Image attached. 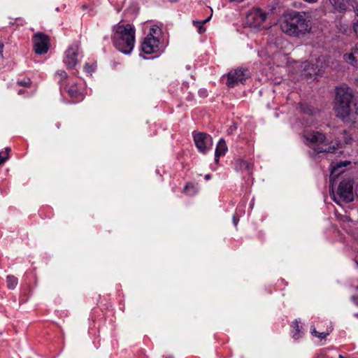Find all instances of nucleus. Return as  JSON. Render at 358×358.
Wrapping results in <instances>:
<instances>
[{"label": "nucleus", "instance_id": "obj_1", "mask_svg": "<svg viewBox=\"0 0 358 358\" xmlns=\"http://www.w3.org/2000/svg\"><path fill=\"white\" fill-rule=\"evenodd\" d=\"M113 31L112 41L114 47L125 55L130 54L136 40V29L133 24H117L113 27Z\"/></svg>", "mask_w": 358, "mask_h": 358}, {"label": "nucleus", "instance_id": "obj_2", "mask_svg": "<svg viewBox=\"0 0 358 358\" xmlns=\"http://www.w3.org/2000/svg\"><path fill=\"white\" fill-rule=\"evenodd\" d=\"M354 103V94L352 90L343 85L336 88V98L334 109L337 116L343 121L350 120L351 106Z\"/></svg>", "mask_w": 358, "mask_h": 358}, {"label": "nucleus", "instance_id": "obj_3", "mask_svg": "<svg viewBox=\"0 0 358 358\" xmlns=\"http://www.w3.org/2000/svg\"><path fill=\"white\" fill-rule=\"evenodd\" d=\"M306 140L312 145H320L324 144L328 145L327 148H317L315 150L317 154L320 153H334L336 150L341 147V143L338 141H329L327 136L318 131H313L310 132L306 136Z\"/></svg>", "mask_w": 358, "mask_h": 358}, {"label": "nucleus", "instance_id": "obj_4", "mask_svg": "<svg viewBox=\"0 0 358 358\" xmlns=\"http://www.w3.org/2000/svg\"><path fill=\"white\" fill-rule=\"evenodd\" d=\"M332 199L337 204H340L339 200L345 203L352 202L354 200L353 182L350 179L343 180L339 183L337 196L334 194Z\"/></svg>", "mask_w": 358, "mask_h": 358}, {"label": "nucleus", "instance_id": "obj_5", "mask_svg": "<svg viewBox=\"0 0 358 358\" xmlns=\"http://www.w3.org/2000/svg\"><path fill=\"white\" fill-rule=\"evenodd\" d=\"M226 85L234 88L238 84L245 85L246 80L250 78V73L248 68H238L230 71L227 75Z\"/></svg>", "mask_w": 358, "mask_h": 358}, {"label": "nucleus", "instance_id": "obj_6", "mask_svg": "<svg viewBox=\"0 0 358 358\" xmlns=\"http://www.w3.org/2000/svg\"><path fill=\"white\" fill-rule=\"evenodd\" d=\"M71 85L69 89V103H78L83 100L85 97V83L84 80L80 77H76L75 80L69 81V85Z\"/></svg>", "mask_w": 358, "mask_h": 358}, {"label": "nucleus", "instance_id": "obj_7", "mask_svg": "<svg viewBox=\"0 0 358 358\" xmlns=\"http://www.w3.org/2000/svg\"><path fill=\"white\" fill-rule=\"evenodd\" d=\"M166 46L157 43L153 38L145 36L141 44V50L145 55H152V57H158L164 52Z\"/></svg>", "mask_w": 358, "mask_h": 358}, {"label": "nucleus", "instance_id": "obj_8", "mask_svg": "<svg viewBox=\"0 0 358 358\" xmlns=\"http://www.w3.org/2000/svg\"><path fill=\"white\" fill-rule=\"evenodd\" d=\"M310 24H280L281 30L290 36L300 37L311 32Z\"/></svg>", "mask_w": 358, "mask_h": 358}, {"label": "nucleus", "instance_id": "obj_9", "mask_svg": "<svg viewBox=\"0 0 358 358\" xmlns=\"http://www.w3.org/2000/svg\"><path fill=\"white\" fill-rule=\"evenodd\" d=\"M192 136L195 145L200 152L206 154L212 148L213 138L210 134L193 131Z\"/></svg>", "mask_w": 358, "mask_h": 358}, {"label": "nucleus", "instance_id": "obj_10", "mask_svg": "<svg viewBox=\"0 0 358 358\" xmlns=\"http://www.w3.org/2000/svg\"><path fill=\"white\" fill-rule=\"evenodd\" d=\"M33 49L36 54L43 55L48 52L50 48V37L42 33L37 32L33 36Z\"/></svg>", "mask_w": 358, "mask_h": 358}, {"label": "nucleus", "instance_id": "obj_11", "mask_svg": "<svg viewBox=\"0 0 358 358\" xmlns=\"http://www.w3.org/2000/svg\"><path fill=\"white\" fill-rule=\"evenodd\" d=\"M167 35L168 34L163 31L162 27L159 26L157 24H154L150 29L149 33L146 36L150 37L157 41V43H160L166 46L168 44Z\"/></svg>", "mask_w": 358, "mask_h": 358}, {"label": "nucleus", "instance_id": "obj_12", "mask_svg": "<svg viewBox=\"0 0 358 358\" xmlns=\"http://www.w3.org/2000/svg\"><path fill=\"white\" fill-rule=\"evenodd\" d=\"M267 17V13L260 8H252L246 15L247 22H264Z\"/></svg>", "mask_w": 358, "mask_h": 358}, {"label": "nucleus", "instance_id": "obj_13", "mask_svg": "<svg viewBox=\"0 0 358 358\" xmlns=\"http://www.w3.org/2000/svg\"><path fill=\"white\" fill-rule=\"evenodd\" d=\"M79 53V46L78 45H73L70 48H69V69H73L72 72L71 73L72 75H76L78 73L76 69L73 68L76 66L78 59L77 57Z\"/></svg>", "mask_w": 358, "mask_h": 358}, {"label": "nucleus", "instance_id": "obj_14", "mask_svg": "<svg viewBox=\"0 0 358 358\" xmlns=\"http://www.w3.org/2000/svg\"><path fill=\"white\" fill-rule=\"evenodd\" d=\"M234 166L238 171H245L249 176L252 174L253 164L248 160L236 159L234 162Z\"/></svg>", "mask_w": 358, "mask_h": 358}, {"label": "nucleus", "instance_id": "obj_15", "mask_svg": "<svg viewBox=\"0 0 358 358\" xmlns=\"http://www.w3.org/2000/svg\"><path fill=\"white\" fill-rule=\"evenodd\" d=\"M55 78L60 85L61 94H64V93L67 92V73L65 72V71H57L55 75Z\"/></svg>", "mask_w": 358, "mask_h": 358}, {"label": "nucleus", "instance_id": "obj_16", "mask_svg": "<svg viewBox=\"0 0 358 358\" xmlns=\"http://www.w3.org/2000/svg\"><path fill=\"white\" fill-rule=\"evenodd\" d=\"M334 7L340 12H343L346 10L345 2L349 6H352V4H355L357 0H329Z\"/></svg>", "mask_w": 358, "mask_h": 358}, {"label": "nucleus", "instance_id": "obj_17", "mask_svg": "<svg viewBox=\"0 0 358 358\" xmlns=\"http://www.w3.org/2000/svg\"><path fill=\"white\" fill-rule=\"evenodd\" d=\"M345 60L351 65L358 68V48L352 49L350 53L343 56Z\"/></svg>", "mask_w": 358, "mask_h": 358}, {"label": "nucleus", "instance_id": "obj_18", "mask_svg": "<svg viewBox=\"0 0 358 358\" xmlns=\"http://www.w3.org/2000/svg\"><path fill=\"white\" fill-rule=\"evenodd\" d=\"M227 150V147L226 145L225 141L223 139H220L219 143L217 145L215 153V162L219 161V158L221 156H224Z\"/></svg>", "mask_w": 358, "mask_h": 358}, {"label": "nucleus", "instance_id": "obj_19", "mask_svg": "<svg viewBox=\"0 0 358 358\" xmlns=\"http://www.w3.org/2000/svg\"><path fill=\"white\" fill-rule=\"evenodd\" d=\"M182 192L187 196H193L199 192V189L195 184L187 182L183 188Z\"/></svg>", "mask_w": 358, "mask_h": 358}, {"label": "nucleus", "instance_id": "obj_20", "mask_svg": "<svg viewBox=\"0 0 358 358\" xmlns=\"http://www.w3.org/2000/svg\"><path fill=\"white\" fill-rule=\"evenodd\" d=\"M350 164L349 162H340L338 163H336L335 165H333L331 164V178H333L334 176L339 175L341 173H342L343 171L341 170L340 169H343L347 165Z\"/></svg>", "mask_w": 358, "mask_h": 358}, {"label": "nucleus", "instance_id": "obj_21", "mask_svg": "<svg viewBox=\"0 0 358 358\" xmlns=\"http://www.w3.org/2000/svg\"><path fill=\"white\" fill-rule=\"evenodd\" d=\"M299 108H300V112L301 113H303V114H306L308 115H313L315 112V108L312 106H310V104L306 103H301L299 104Z\"/></svg>", "mask_w": 358, "mask_h": 358}, {"label": "nucleus", "instance_id": "obj_22", "mask_svg": "<svg viewBox=\"0 0 358 358\" xmlns=\"http://www.w3.org/2000/svg\"><path fill=\"white\" fill-rule=\"evenodd\" d=\"M292 327H293L294 330L292 331L293 333V338L295 340L299 339L301 336V331L303 329V327L299 325V322L295 320L292 324Z\"/></svg>", "mask_w": 358, "mask_h": 358}, {"label": "nucleus", "instance_id": "obj_23", "mask_svg": "<svg viewBox=\"0 0 358 358\" xmlns=\"http://www.w3.org/2000/svg\"><path fill=\"white\" fill-rule=\"evenodd\" d=\"M80 9L83 11H87L89 15L94 16L96 15V11L95 10L94 4L92 2L85 3L81 5Z\"/></svg>", "mask_w": 358, "mask_h": 358}, {"label": "nucleus", "instance_id": "obj_24", "mask_svg": "<svg viewBox=\"0 0 358 358\" xmlns=\"http://www.w3.org/2000/svg\"><path fill=\"white\" fill-rule=\"evenodd\" d=\"M7 287L10 289H13L17 285L18 280L16 277L12 275H8L6 277Z\"/></svg>", "mask_w": 358, "mask_h": 358}, {"label": "nucleus", "instance_id": "obj_25", "mask_svg": "<svg viewBox=\"0 0 358 358\" xmlns=\"http://www.w3.org/2000/svg\"><path fill=\"white\" fill-rule=\"evenodd\" d=\"M289 19L291 20H296L295 22H306V20L303 19L302 15L299 12L292 11L289 13Z\"/></svg>", "mask_w": 358, "mask_h": 358}, {"label": "nucleus", "instance_id": "obj_26", "mask_svg": "<svg viewBox=\"0 0 358 358\" xmlns=\"http://www.w3.org/2000/svg\"><path fill=\"white\" fill-rule=\"evenodd\" d=\"M10 148H6L5 151L0 152V164H4L6 161L8 159L9 152H10Z\"/></svg>", "mask_w": 358, "mask_h": 358}, {"label": "nucleus", "instance_id": "obj_27", "mask_svg": "<svg viewBox=\"0 0 358 358\" xmlns=\"http://www.w3.org/2000/svg\"><path fill=\"white\" fill-rule=\"evenodd\" d=\"M246 25L243 27L244 29H250V31L257 32L262 29V25L263 24H245Z\"/></svg>", "mask_w": 358, "mask_h": 358}, {"label": "nucleus", "instance_id": "obj_28", "mask_svg": "<svg viewBox=\"0 0 358 358\" xmlns=\"http://www.w3.org/2000/svg\"><path fill=\"white\" fill-rule=\"evenodd\" d=\"M17 83L20 86H22V87H29L31 86V81L30 78H24L22 80H18L17 81Z\"/></svg>", "mask_w": 358, "mask_h": 358}, {"label": "nucleus", "instance_id": "obj_29", "mask_svg": "<svg viewBox=\"0 0 358 358\" xmlns=\"http://www.w3.org/2000/svg\"><path fill=\"white\" fill-rule=\"evenodd\" d=\"M245 203H246L245 201H242L237 206L236 213H238V214H239L240 216L245 213L244 208H245Z\"/></svg>", "mask_w": 358, "mask_h": 358}, {"label": "nucleus", "instance_id": "obj_30", "mask_svg": "<svg viewBox=\"0 0 358 358\" xmlns=\"http://www.w3.org/2000/svg\"><path fill=\"white\" fill-rule=\"evenodd\" d=\"M194 26L197 28V31L199 34H203L206 31V27L204 26L205 24H194Z\"/></svg>", "mask_w": 358, "mask_h": 358}, {"label": "nucleus", "instance_id": "obj_31", "mask_svg": "<svg viewBox=\"0 0 358 358\" xmlns=\"http://www.w3.org/2000/svg\"><path fill=\"white\" fill-rule=\"evenodd\" d=\"M239 217H240V215L238 214V213H236V214H234L233 216V223L235 227H236L238 225V223L239 221Z\"/></svg>", "mask_w": 358, "mask_h": 358}, {"label": "nucleus", "instance_id": "obj_32", "mask_svg": "<svg viewBox=\"0 0 358 358\" xmlns=\"http://www.w3.org/2000/svg\"><path fill=\"white\" fill-rule=\"evenodd\" d=\"M212 17V13L210 15V16H208L207 18L206 19H203V20H193L192 22H202V23H204V22H208L210 20V18Z\"/></svg>", "mask_w": 358, "mask_h": 358}, {"label": "nucleus", "instance_id": "obj_33", "mask_svg": "<svg viewBox=\"0 0 358 358\" xmlns=\"http://www.w3.org/2000/svg\"><path fill=\"white\" fill-rule=\"evenodd\" d=\"M352 7L353 8L354 13L358 17V3L357 2L355 4H352Z\"/></svg>", "mask_w": 358, "mask_h": 358}, {"label": "nucleus", "instance_id": "obj_34", "mask_svg": "<svg viewBox=\"0 0 358 358\" xmlns=\"http://www.w3.org/2000/svg\"><path fill=\"white\" fill-rule=\"evenodd\" d=\"M3 45L2 43H0V61L3 59Z\"/></svg>", "mask_w": 358, "mask_h": 358}, {"label": "nucleus", "instance_id": "obj_35", "mask_svg": "<svg viewBox=\"0 0 358 358\" xmlns=\"http://www.w3.org/2000/svg\"><path fill=\"white\" fill-rule=\"evenodd\" d=\"M353 24V29L355 32L356 35L358 36V24Z\"/></svg>", "mask_w": 358, "mask_h": 358}, {"label": "nucleus", "instance_id": "obj_36", "mask_svg": "<svg viewBox=\"0 0 358 358\" xmlns=\"http://www.w3.org/2000/svg\"><path fill=\"white\" fill-rule=\"evenodd\" d=\"M353 119L355 122H358V106L356 108L355 117H354Z\"/></svg>", "mask_w": 358, "mask_h": 358}, {"label": "nucleus", "instance_id": "obj_37", "mask_svg": "<svg viewBox=\"0 0 358 358\" xmlns=\"http://www.w3.org/2000/svg\"><path fill=\"white\" fill-rule=\"evenodd\" d=\"M317 337L320 338H324L326 336H327V334L325 333H319L318 335H317Z\"/></svg>", "mask_w": 358, "mask_h": 358}, {"label": "nucleus", "instance_id": "obj_38", "mask_svg": "<svg viewBox=\"0 0 358 358\" xmlns=\"http://www.w3.org/2000/svg\"><path fill=\"white\" fill-rule=\"evenodd\" d=\"M210 178H211L210 174H206V175L205 176V179H206V180H209V179H210Z\"/></svg>", "mask_w": 358, "mask_h": 358}, {"label": "nucleus", "instance_id": "obj_39", "mask_svg": "<svg viewBox=\"0 0 358 358\" xmlns=\"http://www.w3.org/2000/svg\"><path fill=\"white\" fill-rule=\"evenodd\" d=\"M88 67H90L88 64H86L85 66V69H86L87 71H89Z\"/></svg>", "mask_w": 358, "mask_h": 358}, {"label": "nucleus", "instance_id": "obj_40", "mask_svg": "<svg viewBox=\"0 0 358 358\" xmlns=\"http://www.w3.org/2000/svg\"><path fill=\"white\" fill-rule=\"evenodd\" d=\"M312 333L314 334V335L316 336L319 334L317 331H315V329H314V331Z\"/></svg>", "mask_w": 358, "mask_h": 358}, {"label": "nucleus", "instance_id": "obj_41", "mask_svg": "<svg viewBox=\"0 0 358 358\" xmlns=\"http://www.w3.org/2000/svg\"><path fill=\"white\" fill-rule=\"evenodd\" d=\"M140 352H141V353H142V355H143L144 357H146L145 354L143 352H141V351Z\"/></svg>", "mask_w": 358, "mask_h": 358}, {"label": "nucleus", "instance_id": "obj_42", "mask_svg": "<svg viewBox=\"0 0 358 358\" xmlns=\"http://www.w3.org/2000/svg\"><path fill=\"white\" fill-rule=\"evenodd\" d=\"M22 93V90H20V91L18 92V94H21Z\"/></svg>", "mask_w": 358, "mask_h": 358}, {"label": "nucleus", "instance_id": "obj_43", "mask_svg": "<svg viewBox=\"0 0 358 358\" xmlns=\"http://www.w3.org/2000/svg\"><path fill=\"white\" fill-rule=\"evenodd\" d=\"M166 358H173V357H171V356H170V357H166Z\"/></svg>", "mask_w": 358, "mask_h": 358}, {"label": "nucleus", "instance_id": "obj_44", "mask_svg": "<svg viewBox=\"0 0 358 358\" xmlns=\"http://www.w3.org/2000/svg\"><path fill=\"white\" fill-rule=\"evenodd\" d=\"M355 22L358 23V20Z\"/></svg>", "mask_w": 358, "mask_h": 358}, {"label": "nucleus", "instance_id": "obj_45", "mask_svg": "<svg viewBox=\"0 0 358 358\" xmlns=\"http://www.w3.org/2000/svg\"><path fill=\"white\" fill-rule=\"evenodd\" d=\"M357 85H358V80H357Z\"/></svg>", "mask_w": 358, "mask_h": 358}, {"label": "nucleus", "instance_id": "obj_46", "mask_svg": "<svg viewBox=\"0 0 358 358\" xmlns=\"http://www.w3.org/2000/svg\"><path fill=\"white\" fill-rule=\"evenodd\" d=\"M357 289H358V285H357Z\"/></svg>", "mask_w": 358, "mask_h": 358}, {"label": "nucleus", "instance_id": "obj_47", "mask_svg": "<svg viewBox=\"0 0 358 358\" xmlns=\"http://www.w3.org/2000/svg\"><path fill=\"white\" fill-rule=\"evenodd\" d=\"M0 165H1V164H0Z\"/></svg>", "mask_w": 358, "mask_h": 358}]
</instances>
